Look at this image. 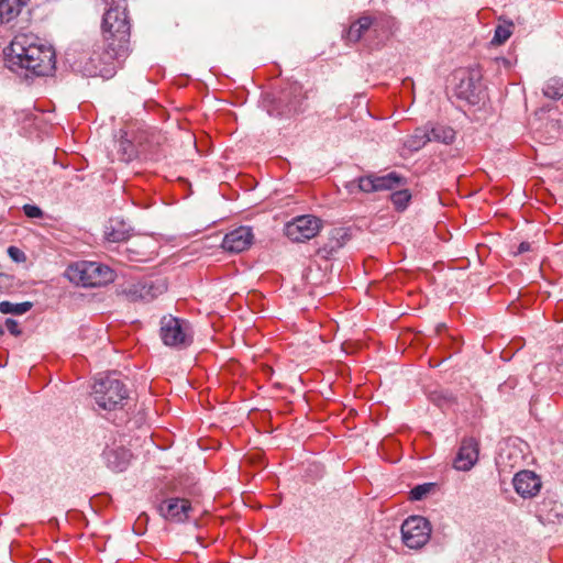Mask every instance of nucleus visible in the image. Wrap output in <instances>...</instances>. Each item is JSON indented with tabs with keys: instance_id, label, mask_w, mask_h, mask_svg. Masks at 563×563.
<instances>
[{
	"instance_id": "ddd939ff",
	"label": "nucleus",
	"mask_w": 563,
	"mask_h": 563,
	"mask_svg": "<svg viewBox=\"0 0 563 563\" xmlns=\"http://www.w3.org/2000/svg\"><path fill=\"white\" fill-rule=\"evenodd\" d=\"M253 238L250 227H239L224 235L222 247L231 253H240L251 246Z\"/></svg>"
},
{
	"instance_id": "6e6552de",
	"label": "nucleus",
	"mask_w": 563,
	"mask_h": 563,
	"mask_svg": "<svg viewBox=\"0 0 563 563\" xmlns=\"http://www.w3.org/2000/svg\"><path fill=\"white\" fill-rule=\"evenodd\" d=\"M166 290L167 284L165 279H142L124 284L121 294L131 302H148L163 295Z\"/></svg>"
},
{
	"instance_id": "6ab92c4d",
	"label": "nucleus",
	"mask_w": 563,
	"mask_h": 563,
	"mask_svg": "<svg viewBox=\"0 0 563 563\" xmlns=\"http://www.w3.org/2000/svg\"><path fill=\"white\" fill-rule=\"evenodd\" d=\"M430 142L429 125L417 128L411 135L404 141V148L417 152Z\"/></svg>"
},
{
	"instance_id": "393cba45",
	"label": "nucleus",
	"mask_w": 563,
	"mask_h": 563,
	"mask_svg": "<svg viewBox=\"0 0 563 563\" xmlns=\"http://www.w3.org/2000/svg\"><path fill=\"white\" fill-rule=\"evenodd\" d=\"M401 178L396 173H389L385 176H375L376 191L388 190L397 187Z\"/></svg>"
},
{
	"instance_id": "7ed1b4c3",
	"label": "nucleus",
	"mask_w": 563,
	"mask_h": 563,
	"mask_svg": "<svg viewBox=\"0 0 563 563\" xmlns=\"http://www.w3.org/2000/svg\"><path fill=\"white\" fill-rule=\"evenodd\" d=\"M91 395L100 409L112 411L124 407L129 390L117 373H110L95 379Z\"/></svg>"
},
{
	"instance_id": "9d476101",
	"label": "nucleus",
	"mask_w": 563,
	"mask_h": 563,
	"mask_svg": "<svg viewBox=\"0 0 563 563\" xmlns=\"http://www.w3.org/2000/svg\"><path fill=\"white\" fill-rule=\"evenodd\" d=\"M306 98L302 86L296 82L290 84L279 96V114L292 115L302 112L305 110L303 103Z\"/></svg>"
},
{
	"instance_id": "aec40b11",
	"label": "nucleus",
	"mask_w": 563,
	"mask_h": 563,
	"mask_svg": "<svg viewBox=\"0 0 563 563\" xmlns=\"http://www.w3.org/2000/svg\"><path fill=\"white\" fill-rule=\"evenodd\" d=\"M374 21L371 16L364 15L353 22L346 31L345 37L349 42L356 43L362 36L369 31L373 26Z\"/></svg>"
},
{
	"instance_id": "f03ea898",
	"label": "nucleus",
	"mask_w": 563,
	"mask_h": 563,
	"mask_svg": "<svg viewBox=\"0 0 563 563\" xmlns=\"http://www.w3.org/2000/svg\"><path fill=\"white\" fill-rule=\"evenodd\" d=\"M102 30L104 41H109L112 49L106 55V60L115 56H128L130 46V22L125 8L111 7L103 15Z\"/></svg>"
},
{
	"instance_id": "9b49d317",
	"label": "nucleus",
	"mask_w": 563,
	"mask_h": 563,
	"mask_svg": "<svg viewBox=\"0 0 563 563\" xmlns=\"http://www.w3.org/2000/svg\"><path fill=\"white\" fill-rule=\"evenodd\" d=\"M515 492L522 498H533L542 488V481L533 471L523 470L512 478Z\"/></svg>"
},
{
	"instance_id": "f8f14e48",
	"label": "nucleus",
	"mask_w": 563,
	"mask_h": 563,
	"mask_svg": "<svg viewBox=\"0 0 563 563\" xmlns=\"http://www.w3.org/2000/svg\"><path fill=\"white\" fill-rule=\"evenodd\" d=\"M191 510V503L179 497L165 499L158 505L159 514L165 519L174 522H185L189 518Z\"/></svg>"
},
{
	"instance_id": "2eb2a0df",
	"label": "nucleus",
	"mask_w": 563,
	"mask_h": 563,
	"mask_svg": "<svg viewBox=\"0 0 563 563\" xmlns=\"http://www.w3.org/2000/svg\"><path fill=\"white\" fill-rule=\"evenodd\" d=\"M102 456L109 468L114 472H123L129 466L132 454L123 446H113L107 448Z\"/></svg>"
},
{
	"instance_id": "473e14b6",
	"label": "nucleus",
	"mask_w": 563,
	"mask_h": 563,
	"mask_svg": "<svg viewBox=\"0 0 563 563\" xmlns=\"http://www.w3.org/2000/svg\"><path fill=\"white\" fill-rule=\"evenodd\" d=\"M8 254L14 262L20 263L25 261V254L16 246H9Z\"/></svg>"
},
{
	"instance_id": "4be33fe9",
	"label": "nucleus",
	"mask_w": 563,
	"mask_h": 563,
	"mask_svg": "<svg viewBox=\"0 0 563 563\" xmlns=\"http://www.w3.org/2000/svg\"><path fill=\"white\" fill-rule=\"evenodd\" d=\"M429 133H430V142H441L444 144H451L455 139V132L452 128L437 124V125H429Z\"/></svg>"
},
{
	"instance_id": "5701e85b",
	"label": "nucleus",
	"mask_w": 563,
	"mask_h": 563,
	"mask_svg": "<svg viewBox=\"0 0 563 563\" xmlns=\"http://www.w3.org/2000/svg\"><path fill=\"white\" fill-rule=\"evenodd\" d=\"M106 239L109 242H122L129 239V231L124 228L123 223L118 221H110V224L106 229Z\"/></svg>"
},
{
	"instance_id": "20e7f679",
	"label": "nucleus",
	"mask_w": 563,
	"mask_h": 563,
	"mask_svg": "<svg viewBox=\"0 0 563 563\" xmlns=\"http://www.w3.org/2000/svg\"><path fill=\"white\" fill-rule=\"evenodd\" d=\"M65 276L77 286L100 287L114 279V272L98 262L80 261L69 265Z\"/></svg>"
},
{
	"instance_id": "72a5a7b5",
	"label": "nucleus",
	"mask_w": 563,
	"mask_h": 563,
	"mask_svg": "<svg viewBox=\"0 0 563 563\" xmlns=\"http://www.w3.org/2000/svg\"><path fill=\"white\" fill-rule=\"evenodd\" d=\"M5 329L13 335H19L21 333L19 323L11 318H8L4 322Z\"/></svg>"
},
{
	"instance_id": "c85d7f7f",
	"label": "nucleus",
	"mask_w": 563,
	"mask_h": 563,
	"mask_svg": "<svg viewBox=\"0 0 563 563\" xmlns=\"http://www.w3.org/2000/svg\"><path fill=\"white\" fill-rule=\"evenodd\" d=\"M357 188L363 192L376 191L375 176H365L357 179Z\"/></svg>"
},
{
	"instance_id": "4468645a",
	"label": "nucleus",
	"mask_w": 563,
	"mask_h": 563,
	"mask_svg": "<svg viewBox=\"0 0 563 563\" xmlns=\"http://www.w3.org/2000/svg\"><path fill=\"white\" fill-rule=\"evenodd\" d=\"M478 460V442L474 438H465L462 440L456 457L454 459V467L457 471H470Z\"/></svg>"
},
{
	"instance_id": "0eeeda50",
	"label": "nucleus",
	"mask_w": 563,
	"mask_h": 563,
	"mask_svg": "<svg viewBox=\"0 0 563 563\" xmlns=\"http://www.w3.org/2000/svg\"><path fill=\"white\" fill-rule=\"evenodd\" d=\"M402 543L411 550L422 549L430 540L432 528L422 516H410L401 525Z\"/></svg>"
},
{
	"instance_id": "7c9ffc66",
	"label": "nucleus",
	"mask_w": 563,
	"mask_h": 563,
	"mask_svg": "<svg viewBox=\"0 0 563 563\" xmlns=\"http://www.w3.org/2000/svg\"><path fill=\"white\" fill-rule=\"evenodd\" d=\"M23 212L27 218L32 219H41L43 218V211L40 207L35 205H24L23 206Z\"/></svg>"
},
{
	"instance_id": "a211bd4d",
	"label": "nucleus",
	"mask_w": 563,
	"mask_h": 563,
	"mask_svg": "<svg viewBox=\"0 0 563 563\" xmlns=\"http://www.w3.org/2000/svg\"><path fill=\"white\" fill-rule=\"evenodd\" d=\"M345 239L346 234L343 229H333L328 242L318 249L317 254L323 258H329L345 244Z\"/></svg>"
},
{
	"instance_id": "f704fd0d",
	"label": "nucleus",
	"mask_w": 563,
	"mask_h": 563,
	"mask_svg": "<svg viewBox=\"0 0 563 563\" xmlns=\"http://www.w3.org/2000/svg\"><path fill=\"white\" fill-rule=\"evenodd\" d=\"M528 251H530V243L522 242V243L519 244V246H518V253L519 254L528 252Z\"/></svg>"
},
{
	"instance_id": "dca6fc26",
	"label": "nucleus",
	"mask_w": 563,
	"mask_h": 563,
	"mask_svg": "<svg viewBox=\"0 0 563 563\" xmlns=\"http://www.w3.org/2000/svg\"><path fill=\"white\" fill-rule=\"evenodd\" d=\"M560 505L553 499H543L537 508V518L542 525L561 523L563 515Z\"/></svg>"
},
{
	"instance_id": "f3484780",
	"label": "nucleus",
	"mask_w": 563,
	"mask_h": 563,
	"mask_svg": "<svg viewBox=\"0 0 563 563\" xmlns=\"http://www.w3.org/2000/svg\"><path fill=\"white\" fill-rule=\"evenodd\" d=\"M456 93L460 98L476 103L479 99V84L471 74H463L456 86Z\"/></svg>"
},
{
	"instance_id": "39448f33",
	"label": "nucleus",
	"mask_w": 563,
	"mask_h": 563,
	"mask_svg": "<svg viewBox=\"0 0 563 563\" xmlns=\"http://www.w3.org/2000/svg\"><path fill=\"white\" fill-rule=\"evenodd\" d=\"M112 51L109 47V41H106L103 47L93 49L90 54H85L76 62L77 68L87 77H103L110 78L115 74L117 65L121 59L126 56H115L109 62L106 60V55Z\"/></svg>"
},
{
	"instance_id": "cd10ccee",
	"label": "nucleus",
	"mask_w": 563,
	"mask_h": 563,
	"mask_svg": "<svg viewBox=\"0 0 563 563\" xmlns=\"http://www.w3.org/2000/svg\"><path fill=\"white\" fill-rule=\"evenodd\" d=\"M411 195L406 189L395 191L390 195V200L397 210H404L407 207Z\"/></svg>"
},
{
	"instance_id": "c756f323",
	"label": "nucleus",
	"mask_w": 563,
	"mask_h": 563,
	"mask_svg": "<svg viewBox=\"0 0 563 563\" xmlns=\"http://www.w3.org/2000/svg\"><path fill=\"white\" fill-rule=\"evenodd\" d=\"M119 145H120L119 151H122L121 159L126 161V162L131 161L135 155L133 144L128 140H125V141L122 140V141H120Z\"/></svg>"
},
{
	"instance_id": "2f4dec72",
	"label": "nucleus",
	"mask_w": 563,
	"mask_h": 563,
	"mask_svg": "<svg viewBox=\"0 0 563 563\" xmlns=\"http://www.w3.org/2000/svg\"><path fill=\"white\" fill-rule=\"evenodd\" d=\"M428 492H429L428 485H418L411 489L410 497L412 500H420L427 495Z\"/></svg>"
},
{
	"instance_id": "423d86ee",
	"label": "nucleus",
	"mask_w": 563,
	"mask_h": 563,
	"mask_svg": "<svg viewBox=\"0 0 563 563\" xmlns=\"http://www.w3.org/2000/svg\"><path fill=\"white\" fill-rule=\"evenodd\" d=\"M159 333L163 343L170 347L184 349L192 341L189 323L173 316L162 318Z\"/></svg>"
},
{
	"instance_id": "f257e3e1",
	"label": "nucleus",
	"mask_w": 563,
	"mask_h": 563,
	"mask_svg": "<svg viewBox=\"0 0 563 563\" xmlns=\"http://www.w3.org/2000/svg\"><path fill=\"white\" fill-rule=\"evenodd\" d=\"M7 54L8 68L19 75L47 76L55 69V52L32 35H16Z\"/></svg>"
},
{
	"instance_id": "412c9836",
	"label": "nucleus",
	"mask_w": 563,
	"mask_h": 563,
	"mask_svg": "<svg viewBox=\"0 0 563 563\" xmlns=\"http://www.w3.org/2000/svg\"><path fill=\"white\" fill-rule=\"evenodd\" d=\"M26 0H0V25L14 19Z\"/></svg>"
},
{
	"instance_id": "a878e982",
	"label": "nucleus",
	"mask_w": 563,
	"mask_h": 563,
	"mask_svg": "<svg viewBox=\"0 0 563 563\" xmlns=\"http://www.w3.org/2000/svg\"><path fill=\"white\" fill-rule=\"evenodd\" d=\"M542 91L550 99H560L563 96V81L560 78H551L545 82Z\"/></svg>"
},
{
	"instance_id": "bb28decb",
	"label": "nucleus",
	"mask_w": 563,
	"mask_h": 563,
	"mask_svg": "<svg viewBox=\"0 0 563 563\" xmlns=\"http://www.w3.org/2000/svg\"><path fill=\"white\" fill-rule=\"evenodd\" d=\"M514 24L512 22H505L499 24L495 29L494 37L492 40L493 45L504 44L512 34Z\"/></svg>"
},
{
	"instance_id": "b1692460",
	"label": "nucleus",
	"mask_w": 563,
	"mask_h": 563,
	"mask_svg": "<svg viewBox=\"0 0 563 563\" xmlns=\"http://www.w3.org/2000/svg\"><path fill=\"white\" fill-rule=\"evenodd\" d=\"M32 308V303L30 301L13 303L10 301H1L0 302V312L3 314H16L21 316L30 311Z\"/></svg>"
},
{
	"instance_id": "1a4fd4ad",
	"label": "nucleus",
	"mask_w": 563,
	"mask_h": 563,
	"mask_svg": "<svg viewBox=\"0 0 563 563\" xmlns=\"http://www.w3.org/2000/svg\"><path fill=\"white\" fill-rule=\"evenodd\" d=\"M321 228V219L312 214H303L288 221L285 224L284 232L290 241L300 243L313 239Z\"/></svg>"
}]
</instances>
